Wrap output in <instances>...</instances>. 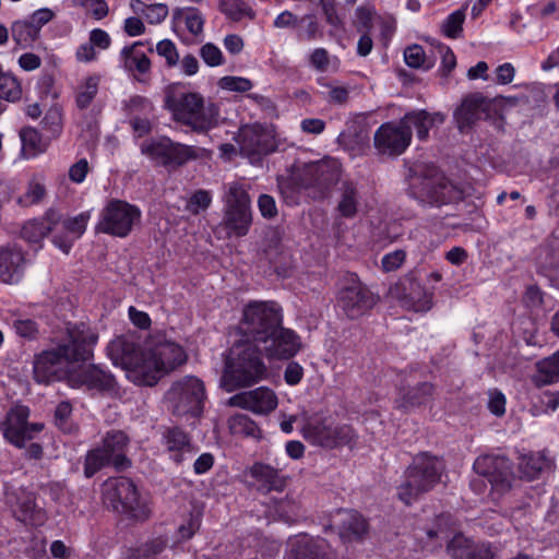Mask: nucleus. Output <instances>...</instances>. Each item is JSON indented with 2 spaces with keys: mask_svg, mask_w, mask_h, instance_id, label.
I'll list each match as a JSON object with an SVG mask.
<instances>
[{
  "mask_svg": "<svg viewBox=\"0 0 559 559\" xmlns=\"http://www.w3.org/2000/svg\"><path fill=\"white\" fill-rule=\"evenodd\" d=\"M230 429L234 433H245L254 436L258 430L257 425L247 415H236L230 418Z\"/></svg>",
  "mask_w": 559,
  "mask_h": 559,
  "instance_id": "nucleus-53",
  "label": "nucleus"
},
{
  "mask_svg": "<svg viewBox=\"0 0 559 559\" xmlns=\"http://www.w3.org/2000/svg\"><path fill=\"white\" fill-rule=\"evenodd\" d=\"M200 56L210 67H218L224 63L221 49L212 43H207L201 47Z\"/></svg>",
  "mask_w": 559,
  "mask_h": 559,
  "instance_id": "nucleus-56",
  "label": "nucleus"
},
{
  "mask_svg": "<svg viewBox=\"0 0 559 559\" xmlns=\"http://www.w3.org/2000/svg\"><path fill=\"white\" fill-rule=\"evenodd\" d=\"M17 520L33 525L40 524L44 521V513L37 509L35 498L32 495H25L17 501Z\"/></svg>",
  "mask_w": 559,
  "mask_h": 559,
  "instance_id": "nucleus-42",
  "label": "nucleus"
},
{
  "mask_svg": "<svg viewBox=\"0 0 559 559\" xmlns=\"http://www.w3.org/2000/svg\"><path fill=\"white\" fill-rule=\"evenodd\" d=\"M145 17L151 24L163 22L168 15V8L164 3H154L146 7Z\"/></svg>",
  "mask_w": 559,
  "mask_h": 559,
  "instance_id": "nucleus-61",
  "label": "nucleus"
},
{
  "mask_svg": "<svg viewBox=\"0 0 559 559\" xmlns=\"http://www.w3.org/2000/svg\"><path fill=\"white\" fill-rule=\"evenodd\" d=\"M238 143L241 154L247 156L252 164L260 162L262 156L276 150L274 135L260 123L240 128Z\"/></svg>",
  "mask_w": 559,
  "mask_h": 559,
  "instance_id": "nucleus-18",
  "label": "nucleus"
},
{
  "mask_svg": "<svg viewBox=\"0 0 559 559\" xmlns=\"http://www.w3.org/2000/svg\"><path fill=\"white\" fill-rule=\"evenodd\" d=\"M267 374L259 345L240 340L229 350L221 385L226 392H234L259 383Z\"/></svg>",
  "mask_w": 559,
  "mask_h": 559,
  "instance_id": "nucleus-2",
  "label": "nucleus"
},
{
  "mask_svg": "<svg viewBox=\"0 0 559 559\" xmlns=\"http://www.w3.org/2000/svg\"><path fill=\"white\" fill-rule=\"evenodd\" d=\"M25 258L23 251L15 246L0 248V280L3 283H19L23 277Z\"/></svg>",
  "mask_w": 559,
  "mask_h": 559,
  "instance_id": "nucleus-29",
  "label": "nucleus"
},
{
  "mask_svg": "<svg viewBox=\"0 0 559 559\" xmlns=\"http://www.w3.org/2000/svg\"><path fill=\"white\" fill-rule=\"evenodd\" d=\"M283 323L281 307L274 301H253L243 309L242 341L261 345Z\"/></svg>",
  "mask_w": 559,
  "mask_h": 559,
  "instance_id": "nucleus-6",
  "label": "nucleus"
},
{
  "mask_svg": "<svg viewBox=\"0 0 559 559\" xmlns=\"http://www.w3.org/2000/svg\"><path fill=\"white\" fill-rule=\"evenodd\" d=\"M143 44L135 41L131 46H126L121 50V59L123 68L131 72H138L139 74H146L151 70V61L147 56L141 50Z\"/></svg>",
  "mask_w": 559,
  "mask_h": 559,
  "instance_id": "nucleus-36",
  "label": "nucleus"
},
{
  "mask_svg": "<svg viewBox=\"0 0 559 559\" xmlns=\"http://www.w3.org/2000/svg\"><path fill=\"white\" fill-rule=\"evenodd\" d=\"M164 442L176 463H181L186 454L194 452L190 437L179 427L168 428L164 432Z\"/></svg>",
  "mask_w": 559,
  "mask_h": 559,
  "instance_id": "nucleus-34",
  "label": "nucleus"
},
{
  "mask_svg": "<svg viewBox=\"0 0 559 559\" xmlns=\"http://www.w3.org/2000/svg\"><path fill=\"white\" fill-rule=\"evenodd\" d=\"M465 21V9H459L443 21L441 32L449 38H459L463 33V23Z\"/></svg>",
  "mask_w": 559,
  "mask_h": 559,
  "instance_id": "nucleus-46",
  "label": "nucleus"
},
{
  "mask_svg": "<svg viewBox=\"0 0 559 559\" xmlns=\"http://www.w3.org/2000/svg\"><path fill=\"white\" fill-rule=\"evenodd\" d=\"M302 435L306 440L314 445L326 449L336 448L335 440L332 438V426H328L324 423L308 424L304 427Z\"/></svg>",
  "mask_w": 559,
  "mask_h": 559,
  "instance_id": "nucleus-38",
  "label": "nucleus"
},
{
  "mask_svg": "<svg viewBox=\"0 0 559 559\" xmlns=\"http://www.w3.org/2000/svg\"><path fill=\"white\" fill-rule=\"evenodd\" d=\"M405 252L403 250H395L385 254L382 258V267L385 272H392L397 270L405 261Z\"/></svg>",
  "mask_w": 559,
  "mask_h": 559,
  "instance_id": "nucleus-62",
  "label": "nucleus"
},
{
  "mask_svg": "<svg viewBox=\"0 0 559 559\" xmlns=\"http://www.w3.org/2000/svg\"><path fill=\"white\" fill-rule=\"evenodd\" d=\"M436 388L431 382L423 381L415 385L401 386L395 399V407L405 413L428 405L433 401Z\"/></svg>",
  "mask_w": 559,
  "mask_h": 559,
  "instance_id": "nucleus-25",
  "label": "nucleus"
},
{
  "mask_svg": "<svg viewBox=\"0 0 559 559\" xmlns=\"http://www.w3.org/2000/svg\"><path fill=\"white\" fill-rule=\"evenodd\" d=\"M340 178L341 166L335 159L304 164L297 166L293 173L294 182L313 199L324 198Z\"/></svg>",
  "mask_w": 559,
  "mask_h": 559,
  "instance_id": "nucleus-9",
  "label": "nucleus"
},
{
  "mask_svg": "<svg viewBox=\"0 0 559 559\" xmlns=\"http://www.w3.org/2000/svg\"><path fill=\"white\" fill-rule=\"evenodd\" d=\"M474 471L485 477L499 493L509 491L515 479L512 462L504 455L485 454L474 462Z\"/></svg>",
  "mask_w": 559,
  "mask_h": 559,
  "instance_id": "nucleus-17",
  "label": "nucleus"
},
{
  "mask_svg": "<svg viewBox=\"0 0 559 559\" xmlns=\"http://www.w3.org/2000/svg\"><path fill=\"white\" fill-rule=\"evenodd\" d=\"M549 466V462L546 456L540 453H532L521 457L519 463V471L521 477L526 480H534L539 477L543 471Z\"/></svg>",
  "mask_w": 559,
  "mask_h": 559,
  "instance_id": "nucleus-40",
  "label": "nucleus"
},
{
  "mask_svg": "<svg viewBox=\"0 0 559 559\" xmlns=\"http://www.w3.org/2000/svg\"><path fill=\"white\" fill-rule=\"evenodd\" d=\"M376 9L370 4H362L355 11L354 25L358 32H369L372 28V19Z\"/></svg>",
  "mask_w": 559,
  "mask_h": 559,
  "instance_id": "nucleus-49",
  "label": "nucleus"
},
{
  "mask_svg": "<svg viewBox=\"0 0 559 559\" xmlns=\"http://www.w3.org/2000/svg\"><path fill=\"white\" fill-rule=\"evenodd\" d=\"M165 107L174 119L195 132H205L217 124L219 109L214 103H205L199 93L167 92Z\"/></svg>",
  "mask_w": 559,
  "mask_h": 559,
  "instance_id": "nucleus-4",
  "label": "nucleus"
},
{
  "mask_svg": "<svg viewBox=\"0 0 559 559\" xmlns=\"http://www.w3.org/2000/svg\"><path fill=\"white\" fill-rule=\"evenodd\" d=\"M20 138L22 142V152L26 157H34L46 148V144L39 132L34 128H23L20 131Z\"/></svg>",
  "mask_w": 559,
  "mask_h": 559,
  "instance_id": "nucleus-43",
  "label": "nucleus"
},
{
  "mask_svg": "<svg viewBox=\"0 0 559 559\" xmlns=\"http://www.w3.org/2000/svg\"><path fill=\"white\" fill-rule=\"evenodd\" d=\"M141 152L159 165L173 169L205 155V150L202 147L174 142L167 136L145 141L141 145Z\"/></svg>",
  "mask_w": 559,
  "mask_h": 559,
  "instance_id": "nucleus-10",
  "label": "nucleus"
},
{
  "mask_svg": "<svg viewBox=\"0 0 559 559\" xmlns=\"http://www.w3.org/2000/svg\"><path fill=\"white\" fill-rule=\"evenodd\" d=\"M163 550V545L158 540L146 544L143 548L136 549L129 559H155Z\"/></svg>",
  "mask_w": 559,
  "mask_h": 559,
  "instance_id": "nucleus-63",
  "label": "nucleus"
},
{
  "mask_svg": "<svg viewBox=\"0 0 559 559\" xmlns=\"http://www.w3.org/2000/svg\"><path fill=\"white\" fill-rule=\"evenodd\" d=\"M261 345L265 355L271 359H290L302 347L300 336L295 331L284 328L282 323Z\"/></svg>",
  "mask_w": 559,
  "mask_h": 559,
  "instance_id": "nucleus-20",
  "label": "nucleus"
},
{
  "mask_svg": "<svg viewBox=\"0 0 559 559\" xmlns=\"http://www.w3.org/2000/svg\"><path fill=\"white\" fill-rule=\"evenodd\" d=\"M98 334L86 323H68L56 349L70 362L86 361L93 358V349Z\"/></svg>",
  "mask_w": 559,
  "mask_h": 559,
  "instance_id": "nucleus-13",
  "label": "nucleus"
},
{
  "mask_svg": "<svg viewBox=\"0 0 559 559\" xmlns=\"http://www.w3.org/2000/svg\"><path fill=\"white\" fill-rule=\"evenodd\" d=\"M59 224V215L49 211L41 218L26 222L21 230L23 239L31 243H39Z\"/></svg>",
  "mask_w": 559,
  "mask_h": 559,
  "instance_id": "nucleus-33",
  "label": "nucleus"
},
{
  "mask_svg": "<svg viewBox=\"0 0 559 559\" xmlns=\"http://www.w3.org/2000/svg\"><path fill=\"white\" fill-rule=\"evenodd\" d=\"M401 300L403 307L416 312L428 311L431 308L432 294L427 292L414 276H405L392 290Z\"/></svg>",
  "mask_w": 559,
  "mask_h": 559,
  "instance_id": "nucleus-23",
  "label": "nucleus"
},
{
  "mask_svg": "<svg viewBox=\"0 0 559 559\" xmlns=\"http://www.w3.org/2000/svg\"><path fill=\"white\" fill-rule=\"evenodd\" d=\"M212 202V197L206 190H197L188 202V207L193 214H198L200 210H206Z\"/></svg>",
  "mask_w": 559,
  "mask_h": 559,
  "instance_id": "nucleus-58",
  "label": "nucleus"
},
{
  "mask_svg": "<svg viewBox=\"0 0 559 559\" xmlns=\"http://www.w3.org/2000/svg\"><path fill=\"white\" fill-rule=\"evenodd\" d=\"M225 210L222 224L228 236L243 237L252 223L250 197L243 186L230 183L224 195Z\"/></svg>",
  "mask_w": 559,
  "mask_h": 559,
  "instance_id": "nucleus-11",
  "label": "nucleus"
},
{
  "mask_svg": "<svg viewBox=\"0 0 559 559\" xmlns=\"http://www.w3.org/2000/svg\"><path fill=\"white\" fill-rule=\"evenodd\" d=\"M485 108V98L480 94L466 96L454 111V118L461 132L469 129L479 118Z\"/></svg>",
  "mask_w": 559,
  "mask_h": 559,
  "instance_id": "nucleus-32",
  "label": "nucleus"
},
{
  "mask_svg": "<svg viewBox=\"0 0 559 559\" xmlns=\"http://www.w3.org/2000/svg\"><path fill=\"white\" fill-rule=\"evenodd\" d=\"M474 543L462 534H456L447 546L448 554L454 559H465Z\"/></svg>",
  "mask_w": 559,
  "mask_h": 559,
  "instance_id": "nucleus-48",
  "label": "nucleus"
},
{
  "mask_svg": "<svg viewBox=\"0 0 559 559\" xmlns=\"http://www.w3.org/2000/svg\"><path fill=\"white\" fill-rule=\"evenodd\" d=\"M334 525L337 526L338 535L344 542L361 540L368 533L367 521L353 510H338Z\"/></svg>",
  "mask_w": 559,
  "mask_h": 559,
  "instance_id": "nucleus-27",
  "label": "nucleus"
},
{
  "mask_svg": "<svg viewBox=\"0 0 559 559\" xmlns=\"http://www.w3.org/2000/svg\"><path fill=\"white\" fill-rule=\"evenodd\" d=\"M404 60L408 67L414 69H418L420 67H425L426 69L431 68L430 63L425 66V51L419 45L407 47L404 51Z\"/></svg>",
  "mask_w": 559,
  "mask_h": 559,
  "instance_id": "nucleus-54",
  "label": "nucleus"
},
{
  "mask_svg": "<svg viewBox=\"0 0 559 559\" xmlns=\"http://www.w3.org/2000/svg\"><path fill=\"white\" fill-rule=\"evenodd\" d=\"M29 414L27 406L15 405L0 424L4 440L17 449L25 448L26 442L33 440L44 429L41 423H28Z\"/></svg>",
  "mask_w": 559,
  "mask_h": 559,
  "instance_id": "nucleus-16",
  "label": "nucleus"
},
{
  "mask_svg": "<svg viewBox=\"0 0 559 559\" xmlns=\"http://www.w3.org/2000/svg\"><path fill=\"white\" fill-rule=\"evenodd\" d=\"M219 10L233 21H240L245 16L253 17L251 9L242 0H221Z\"/></svg>",
  "mask_w": 559,
  "mask_h": 559,
  "instance_id": "nucleus-45",
  "label": "nucleus"
},
{
  "mask_svg": "<svg viewBox=\"0 0 559 559\" xmlns=\"http://www.w3.org/2000/svg\"><path fill=\"white\" fill-rule=\"evenodd\" d=\"M337 143L353 155H361L369 145V133L365 122L358 119L347 121L337 136Z\"/></svg>",
  "mask_w": 559,
  "mask_h": 559,
  "instance_id": "nucleus-28",
  "label": "nucleus"
},
{
  "mask_svg": "<svg viewBox=\"0 0 559 559\" xmlns=\"http://www.w3.org/2000/svg\"><path fill=\"white\" fill-rule=\"evenodd\" d=\"M68 362L56 349L44 350L33 361L34 380L40 384L60 381L67 376Z\"/></svg>",
  "mask_w": 559,
  "mask_h": 559,
  "instance_id": "nucleus-22",
  "label": "nucleus"
},
{
  "mask_svg": "<svg viewBox=\"0 0 559 559\" xmlns=\"http://www.w3.org/2000/svg\"><path fill=\"white\" fill-rule=\"evenodd\" d=\"M129 438L121 430L107 432L103 447L94 449L86 454L84 475L90 478L105 466L112 465L117 471H124L131 465L127 457Z\"/></svg>",
  "mask_w": 559,
  "mask_h": 559,
  "instance_id": "nucleus-8",
  "label": "nucleus"
},
{
  "mask_svg": "<svg viewBox=\"0 0 559 559\" xmlns=\"http://www.w3.org/2000/svg\"><path fill=\"white\" fill-rule=\"evenodd\" d=\"M332 438L335 440L336 448L352 445L357 438L355 430L348 425L332 427Z\"/></svg>",
  "mask_w": 559,
  "mask_h": 559,
  "instance_id": "nucleus-55",
  "label": "nucleus"
},
{
  "mask_svg": "<svg viewBox=\"0 0 559 559\" xmlns=\"http://www.w3.org/2000/svg\"><path fill=\"white\" fill-rule=\"evenodd\" d=\"M378 297L355 274L346 276L337 293V306L349 319H357L368 312Z\"/></svg>",
  "mask_w": 559,
  "mask_h": 559,
  "instance_id": "nucleus-15",
  "label": "nucleus"
},
{
  "mask_svg": "<svg viewBox=\"0 0 559 559\" xmlns=\"http://www.w3.org/2000/svg\"><path fill=\"white\" fill-rule=\"evenodd\" d=\"M10 33L15 44L24 49L32 47L39 36L38 28L27 19L14 21L10 26Z\"/></svg>",
  "mask_w": 559,
  "mask_h": 559,
  "instance_id": "nucleus-41",
  "label": "nucleus"
},
{
  "mask_svg": "<svg viewBox=\"0 0 559 559\" xmlns=\"http://www.w3.org/2000/svg\"><path fill=\"white\" fill-rule=\"evenodd\" d=\"M413 132L401 121L382 123L374 132L373 145L380 155L396 157L409 146Z\"/></svg>",
  "mask_w": 559,
  "mask_h": 559,
  "instance_id": "nucleus-19",
  "label": "nucleus"
},
{
  "mask_svg": "<svg viewBox=\"0 0 559 559\" xmlns=\"http://www.w3.org/2000/svg\"><path fill=\"white\" fill-rule=\"evenodd\" d=\"M360 205V193L357 183L344 180L338 188V202L336 211L341 217L354 218Z\"/></svg>",
  "mask_w": 559,
  "mask_h": 559,
  "instance_id": "nucleus-35",
  "label": "nucleus"
},
{
  "mask_svg": "<svg viewBox=\"0 0 559 559\" xmlns=\"http://www.w3.org/2000/svg\"><path fill=\"white\" fill-rule=\"evenodd\" d=\"M185 24L188 31L198 36L202 34L204 26V17L195 8H188L183 13Z\"/></svg>",
  "mask_w": 559,
  "mask_h": 559,
  "instance_id": "nucleus-50",
  "label": "nucleus"
},
{
  "mask_svg": "<svg viewBox=\"0 0 559 559\" xmlns=\"http://www.w3.org/2000/svg\"><path fill=\"white\" fill-rule=\"evenodd\" d=\"M443 461L427 452L417 454L405 471V480L397 488V496L405 504H412L420 495L430 491L441 478Z\"/></svg>",
  "mask_w": 559,
  "mask_h": 559,
  "instance_id": "nucleus-5",
  "label": "nucleus"
},
{
  "mask_svg": "<svg viewBox=\"0 0 559 559\" xmlns=\"http://www.w3.org/2000/svg\"><path fill=\"white\" fill-rule=\"evenodd\" d=\"M107 355L114 365L126 370L129 380L148 386L187 360L183 348L174 342H159L153 347L142 348L132 335L112 340L107 346Z\"/></svg>",
  "mask_w": 559,
  "mask_h": 559,
  "instance_id": "nucleus-1",
  "label": "nucleus"
},
{
  "mask_svg": "<svg viewBox=\"0 0 559 559\" xmlns=\"http://www.w3.org/2000/svg\"><path fill=\"white\" fill-rule=\"evenodd\" d=\"M141 211L126 201L110 200L100 214L97 231L116 237H127L139 223Z\"/></svg>",
  "mask_w": 559,
  "mask_h": 559,
  "instance_id": "nucleus-14",
  "label": "nucleus"
},
{
  "mask_svg": "<svg viewBox=\"0 0 559 559\" xmlns=\"http://www.w3.org/2000/svg\"><path fill=\"white\" fill-rule=\"evenodd\" d=\"M13 328L17 335L25 338H34L38 333L36 322L31 319H17L14 321Z\"/></svg>",
  "mask_w": 559,
  "mask_h": 559,
  "instance_id": "nucleus-59",
  "label": "nucleus"
},
{
  "mask_svg": "<svg viewBox=\"0 0 559 559\" xmlns=\"http://www.w3.org/2000/svg\"><path fill=\"white\" fill-rule=\"evenodd\" d=\"M536 374L533 381L537 386L552 384L559 381V349L551 356L536 364Z\"/></svg>",
  "mask_w": 559,
  "mask_h": 559,
  "instance_id": "nucleus-37",
  "label": "nucleus"
},
{
  "mask_svg": "<svg viewBox=\"0 0 559 559\" xmlns=\"http://www.w3.org/2000/svg\"><path fill=\"white\" fill-rule=\"evenodd\" d=\"M218 86L223 90L243 93L251 90L252 82L246 78L227 75L219 79Z\"/></svg>",
  "mask_w": 559,
  "mask_h": 559,
  "instance_id": "nucleus-52",
  "label": "nucleus"
},
{
  "mask_svg": "<svg viewBox=\"0 0 559 559\" xmlns=\"http://www.w3.org/2000/svg\"><path fill=\"white\" fill-rule=\"evenodd\" d=\"M43 130H45L49 138H57L62 131V112L57 106L49 108L41 121Z\"/></svg>",
  "mask_w": 559,
  "mask_h": 559,
  "instance_id": "nucleus-47",
  "label": "nucleus"
},
{
  "mask_svg": "<svg viewBox=\"0 0 559 559\" xmlns=\"http://www.w3.org/2000/svg\"><path fill=\"white\" fill-rule=\"evenodd\" d=\"M488 401L489 411L496 416H502L506 413V396L497 389L490 390Z\"/></svg>",
  "mask_w": 559,
  "mask_h": 559,
  "instance_id": "nucleus-60",
  "label": "nucleus"
},
{
  "mask_svg": "<svg viewBox=\"0 0 559 559\" xmlns=\"http://www.w3.org/2000/svg\"><path fill=\"white\" fill-rule=\"evenodd\" d=\"M408 192L419 203L432 206L459 202L464 198V191L435 166H417L413 169Z\"/></svg>",
  "mask_w": 559,
  "mask_h": 559,
  "instance_id": "nucleus-3",
  "label": "nucleus"
},
{
  "mask_svg": "<svg viewBox=\"0 0 559 559\" xmlns=\"http://www.w3.org/2000/svg\"><path fill=\"white\" fill-rule=\"evenodd\" d=\"M277 404L276 394L267 386L242 391L230 396L227 401L228 406L240 407L259 415L273 412L277 407Z\"/></svg>",
  "mask_w": 559,
  "mask_h": 559,
  "instance_id": "nucleus-21",
  "label": "nucleus"
},
{
  "mask_svg": "<svg viewBox=\"0 0 559 559\" xmlns=\"http://www.w3.org/2000/svg\"><path fill=\"white\" fill-rule=\"evenodd\" d=\"M90 217V212H82L73 217L63 219L61 226L64 235H55L52 238L53 245L68 254L74 241L84 234Z\"/></svg>",
  "mask_w": 559,
  "mask_h": 559,
  "instance_id": "nucleus-30",
  "label": "nucleus"
},
{
  "mask_svg": "<svg viewBox=\"0 0 559 559\" xmlns=\"http://www.w3.org/2000/svg\"><path fill=\"white\" fill-rule=\"evenodd\" d=\"M69 381L74 388H85L97 392H111L116 386L115 377L97 365H88L72 372Z\"/></svg>",
  "mask_w": 559,
  "mask_h": 559,
  "instance_id": "nucleus-24",
  "label": "nucleus"
},
{
  "mask_svg": "<svg viewBox=\"0 0 559 559\" xmlns=\"http://www.w3.org/2000/svg\"><path fill=\"white\" fill-rule=\"evenodd\" d=\"M99 78L96 75L88 76L79 87L75 103L80 109H86L95 98L98 92Z\"/></svg>",
  "mask_w": 559,
  "mask_h": 559,
  "instance_id": "nucleus-44",
  "label": "nucleus"
},
{
  "mask_svg": "<svg viewBox=\"0 0 559 559\" xmlns=\"http://www.w3.org/2000/svg\"><path fill=\"white\" fill-rule=\"evenodd\" d=\"M156 51L166 59L168 67H175L179 61V55L175 44L169 39H163L156 45Z\"/></svg>",
  "mask_w": 559,
  "mask_h": 559,
  "instance_id": "nucleus-57",
  "label": "nucleus"
},
{
  "mask_svg": "<svg viewBox=\"0 0 559 559\" xmlns=\"http://www.w3.org/2000/svg\"><path fill=\"white\" fill-rule=\"evenodd\" d=\"M288 559H325V555L313 539L299 536L292 542Z\"/></svg>",
  "mask_w": 559,
  "mask_h": 559,
  "instance_id": "nucleus-39",
  "label": "nucleus"
},
{
  "mask_svg": "<svg viewBox=\"0 0 559 559\" xmlns=\"http://www.w3.org/2000/svg\"><path fill=\"white\" fill-rule=\"evenodd\" d=\"M310 64L320 72H325L330 64V56L326 49L317 48L310 55Z\"/></svg>",
  "mask_w": 559,
  "mask_h": 559,
  "instance_id": "nucleus-64",
  "label": "nucleus"
},
{
  "mask_svg": "<svg viewBox=\"0 0 559 559\" xmlns=\"http://www.w3.org/2000/svg\"><path fill=\"white\" fill-rule=\"evenodd\" d=\"M205 388L197 377H185L173 383L166 393V401L174 415L199 416L203 408Z\"/></svg>",
  "mask_w": 559,
  "mask_h": 559,
  "instance_id": "nucleus-12",
  "label": "nucleus"
},
{
  "mask_svg": "<svg viewBox=\"0 0 559 559\" xmlns=\"http://www.w3.org/2000/svg\"><path fill=\"white\" fill-rule=\"evenodd\" d=\"M71 414H72V405L67 401L59 403L58 406L56 407L55 423L58 426V428L60 430H62L63 432L69 433L72 431V426L69 421Z\"/></svg>",
  "mask_w": 559,
  "mask_h": 559,
  "instance_id": "nucleus-51",
  "label": "nucleus"
},
{
  "mask_svg": "<svg viewBox=\"0 0 559 559\" xmlns=\"http://www.w3.org/2000/svg\"><path fill=\"white\" fill-rule=\"evenodd\" d=\"M400 121L411 131L412 128H414L416 130L417 138L420 141H426L429 136L430 128L436 123H443L444 116L441 112L430 114L427 110L420 109L406 112Z\"/></svg>",
  "mask_w": 559,
  "mask_h": 559,
  "instance_id": "nucleus-31",
  "label": "nucleus"
},
{
  "mask_svg": "<svg viewBox=\"0 0 559 559\" xmlns=\"http://www.w3.org/2000/svg\"><path fill=\"white\" fill-rule=\"evenodd\" d=\"M247 475L252 479L250 486L264 495L271 491H283L286 486V478L281 469L265 463H254L247 471Z\"/></svg>",
  "mask_w": 559,
  "mask_h": 559,
  "instance_id": "nucleus-26",
  "label": "nucleus"
},
{
  "mask_svg": "<svg viewBox=\"0 0 559 559\" xmlns=\"http://www.w3.org/2000/svg\"><path fill=\"white\" fill-rule=\"evenodd\" d=\"M103 497L112 510L134 520L143 521L150 515V510L135 484L127 477L107 479L103 486Z\"/></svg>",
  "mask_w": 559,
  "mask_h": 559,
  "instance_id": "nucleus-7",
  "label": "nucleus"
}]
</instances>
